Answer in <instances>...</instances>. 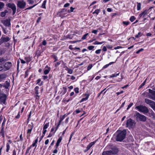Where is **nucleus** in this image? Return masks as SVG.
Here are the masks:
<instances>
[{"mask_svg": "<svg viewBox=\"0 0 155 155\" xmlns=\"http://www.w3.org/2000/svg\"><path fill=\"white\" fill-rule=\"evenodd\" d=\"M69 119V118L68 117L65 120V123L66 124H68V123Z\"/></svg>", "mask_w": 155, "mask_h": 155, "instance_id": "nucleus-63", "label": "nucleus"}, {"mask_svg": "<svg viewBox=\"0 0 155 155\" xmlns=\"http://www.w3.org/2000/svg\"><path fill=\"white\" fill-rule=\"evenodd\" d=\"M101 51V49H98V50H97L96 51L95 53L96 54H99L100 53Z\"/></svg>", "mask_w": 155, "mask_h": 155, "instance_id": "nucleus-51", "label": "nucleus"}, {"mask_svg": "<svg viewBox=\"0 0 155 155\" xmlns=\"http://www.w3.org/2000/svg\"><path fill=\"white\" fill-rule=\"evenodd\" d=\"M8 11L7 10H5L4 12H2L1 14V16L2 17H4L5 16L6 14L8 13Z\"/></svg>", "mask_w": 155, "mask_h": 155, "instance_id": "nucleus-21", "label": "nucleus"}, {"mask_svg": "<svg viewBox=\"0 0 155 155\" xmlns=\"http://www.w3.org/2000/svg\"><path fill=\"white\" fill-rule=\"evenodd\" d=\"M135 124L136 123L134 120L131 119H129L127 121V127L129 128H133L135 127Z\"/></svg>", "mask_w": 155, "mask_h": 155, "instance_id": "nucleus-5", "label": "nucleus"}, {"mask_svg": "<svg viewBox=\"0 0 155 155\" xmlns=\"http://www.w3.org/2000/svg\"><path fill=\"white\" fill-rule=\"evenodd\" d=\"M118 152V150L117 149L110 150V151H107L103 152L102 155H115Z\"/></svg>", "mask_w": 155, "mask_h": 155, "instance_id": "nucleus-4", "label": "nucleus"}, {"mask_svg": "<svg viewBox=\"0 0 155 155\" xmlns=\"http://www.w3.org/2000/svg\"><path fill=\"white\" fill-rule=\"evenodd\" d=\"M42 44L43 45H44V46L46 45L47 44V42H46V40H44L42 42Z\"/></svg>", "mask_w": 155, "mask_h": 155, "instance_id": "nucleus-62", "label": "nucleus"}, {"mask_svg": "<svg viewBox=\"0 0 155 155\" xmlns=\"http://www.w3.org/2000/svg\"><path fill=\"white\" fill-rule=\"evenodd\" d=\"M37 4H36L33 5L32 6H31L29 7H28V8H26V10H27V9H30L33 8L34 7H35V6H36L37 5Z\"/></svg>", "mask_w": 155, "mask_h": 155, "instance_id": "nucleus-48", "label": "nucleus"}, {"mask_svg": "<svg viewBox=\"0 0 155 155\" xmlns=\"http://www.w3.org/2000/svg\"><path fill=\"white\" fill-rule=\"evenodd\" d=\"M146 80H145L141 84L140 86V88L141 87H142L144 86L146 82Z\"/></svg>", "mask_w": 155, "mask_h": 155, "instance_id": "nucleus-52", "label": "nucleus"}, {"mask_svg": "<svg viewBox=\"0 0 155 155\" xmlns=\"http://www.w3.org/2000/svg\"><path fill=\"white\" fill-rule=\"evenodd\" d=\"M51 70V68L50 67H48L47 65L45 68V70L44 71V74H48Z\"/></svg>", "mask_w": 155, "mask_h": 155, "instance_id": "nucleus-16", "label": "nucleus"}, {"mask_svg": "<svg viewBox=\"0 0 155 155\" xmlns=\"http://www.w3.org/2000/svg\"><path fill=\"white\" fill-rule=\"evenodd\" d=\"M100 12V10L97 9L94 12H93V14L96 13L97 15H98Z\"/></svg>", "mask_w": 155, "mask_h": 155, "instance_id": "nucleus-40", "label": "nucleus"}, {"mask_svg": "<svg viewBox=\"0 0 155 155\" xmlns=\"http://www.w3.org/2000/svg\"><path fill=\"white\" fill-rule=\"evenodd\" d=\"M74 8H73L72 7H71L70 8V10H68V13H70L71 12H73L74 10Z\"/></svg>", "mask_w": 155, "mask_h": 155, "instance_id": "nucleus-45", "label": "nucleus"}, {"mask_svg": "<svg viewBox=\"0 0 155 155\" xmlns=\"http://www.w3.org/2000/svg\"><path fill=\"white\" fill-rule=\"evenodd\" d=\"M149 93L150 94V98L152 100L155 101V91L150 89H149Z\"/></svg>", "mask_w": 155, "mask_h": 155, "instance_id": "nucleus-12", "label": "nucleus"}, {"mask_svg": "<svg viewBox=\"0 0 155 155\" xmlns=\"http://www.w3.org/2000/svg\"><path fill=\"white\" fill-rule=\"evenodd\" d=\"M103 43H104V42H98L97 41H95L94 43L93 44L94 45H100L102 44Z\"/></svg>", "mask_w": 155, "mask_h": 155, "instance_id": "nucleus-33", "label": "nucleus"}, {"mask_svg": "<svg viewBox=\"0 0 155 155\" xmlns=\"http://www.w3.org/2000/svg\"><path fill=\"white\" fill-rule=\"evenodd\" d=\"M33 127L34 124L32 122L31 124H29L28 125V129H32Z\"/></svg>", "mask_w": 155, "mask_h": 155, "instance_id": "nucleus-27", "label": "nucleus"}, {"mask_svg": "<svg viewBox=\"0 0 155 155\" xmlns=\"http://www.w3.org/2000/svg\"><path fill=\"white\" fill-rule=\"evenodd\" d=\"M123 93V91H122L120 92H118L116 93V94H117V95H119L122 94Z\"/></svg>", "mask_w": 155, "mask_h": 155, "instance_id": "nucleus-60", "label": "nucleus"}, {"mask_svg": "<svg viewBox=\"0 0 155 155\" xmlns=\"http://www.w3.org/2000/svg\"><path fill=\"white\" fill-rule=\"evenodd\" d=\"M4 5V4L3 3L0 2V10L2 8Z\"/></svg>", "mask_w": 155, "mask_h": 155, "instance_id": "nucleus-41", "label": "nucleus"}, {"mask_svg": "<svg viewBox=\"0 0 155 155\" xmlns=\"http://www.w3.org/2000/svg\"><path fill=\"white\" fill-rule=\"evenodd\" d=\"M12 66V64L11 62H7L4 64V71L8 70L10 69Z\"/></svg>", "mask_w": 155, "mask_h": 155, "instance_id": "nucleus-9", "label": "nucleus"}, {"mask_svg": "<svg viewBox=\"0 0 155 155\" xmlns=\"http://www.w3.org/2000/svg\"><path fill=\"white\" fill-rule=\"evenodd\" d=\"M25 60L26 61H25L26 62H29L31 61V59H30V58H25Z\"/></svg>", "mask_w": 155, "mask_h": 155, "instance_id": "nucleus-42", "label": "nucleus"}, {"mask_svg": "<svg viewBox=\"0 0 155 155\" xmlns=\"http://www.w3.org/2000/svg\"><path fill=\"white\" fill-rule=\"evenodd\" d=\"M123 23L124 25H127L129 24V22L128 21H123Z\"/></svg>", "mask_w": 155, "mask_h": 155, "instance_id": "nucleus-50", "label": "nucleus"}, {"mask_svg": "<svg viewBox=\"0 0 155 155\" xmlns=\"http://www.w3.org/2000/svg\"><path fill=\"white\" fill-rule=\"evenodd\" d=\"M6 98L5 95L0 94V102L2 104H5Z\"/></svg>", "mask_w": 155, "mask_h": 155, "instance_id": "nucleus-11", "label": "nucleus"}, {"mask_svg": "<svg viewBox=\"0 0 155 155\" xmlns=\"http://www.w3.org/2000/svg\"><path fill=\"white\" fill-rule=\"evenodd\" d=\"M67 71H68V73L69 74H72L73 73V71L71 68H67V69H66Z\"/></svg>", "mask_w": 155, "mask_h": 155, "instance_id": "nucleus-25", "label": "nucleus"}, {"mask_svg": "<svg viewBox=\"0 0 155 155\" xmlns=\"http://www.w3.org/2000/svg\"><path fill=\"white\" fill-rule=\"evenodd\" d=\"M145 102L149 105L150 107L155 111V102L148 99H145Z\"/></svg>", "mask_w": 155, "mask_h": 155, "instance_id": "nucleus-6", "label": "nucleus"}, {"mask_svg": "<svg viewBox=\"0 0 155 155\" xmlns=\"http://www.w3.org/2000/svg\"><path fill=\"white\" fill-rule=\"evenodd\" d=\"M41 80L40 79H38L37 81V84L39 86H41L42 84V82H41Z\"/></svg>", "mask_w": 155, "mask_h": 155, "instance_id": "nucleus-29", "label": "nucleus"}, {"mask_svg": "<svg viewBox=\"0 0 155 155\" xmlns=\"http://www.w3.org/2000/svg\"><path fill=\"white\" fill-rule=\"evenodd\" d=\"M2 22L4 25L10 27L11 24L10 20L9 19H7L6 20L2 21Z\"/></svg>", "mask_w": 155, "mask_h": 155, "instance_id": "nucleus-13", "label": "nucleus"}, {"mask_svg": "<svg viewBox=\"0 0 155 155\" xmlns=\"http://www.w3.org/2000/svg\"><path fill=\"white\" fill-rule=\"evenodd\" d=\"M5 61V59L0 57V63H2V62L4 61Z\"/></svg>", "mask_w": 155, "mask_h": 155, "instance_id": "nucleus-53", "label": "nucleus"}, {"mask_svg": "<svg viewBox=\"0 0 155 155\" xmlns=\"http://www.w3.org/2000/svg\"><path fill=\"white\" fill-rule=\"evenodd\" d=\"M85 95L86 96V97L85 98H82L81 100V102H83L84 101L87 100L88 99L89 96L90 94H86Z\"/></svg>", "mask_w": 155, "mask_h": 155, "instance_id": "nucleus-18", "label": "nucleus"}, {"mask_svg": "<svg viewBox=\"0 0 155 155\" xmlns=\"http://www.w3.org/2000/svg\"><path fill=\"white\" fill-rule=\"evenodd\" d=\"M148 14V11L147 10H145L143 12H142L139 15V16L140 17H141L142 16H143V17H144L145 15L147 14Z\"/></svg>", "mask_w": 155, "mask_h": 155, "instance_id": "nucleus-17", "label": "nucleus"}, {"mask_svg": "<svg viewBox=\"0 0 155 155\" xmlns=\"http://www.w3.org/2000/svg\"><path fill=\"white\" fill-rule=\"evenodd\" d=\"M8 7L11 8L13 10V14L14 15L16 11V7L15 5L14 4L8 3Z\"/></svg>", "mask_w": 155, "mask_h": 155, "instance_id": "nucleus-10", "label": "nucleus"}, {"mask_svg": "<svg viewBox=\"0 0 155 155\" xmlns=\"http://www.w3.org/2000/svg\"><path fill=\"white\" fill-rule=\"evenodd\" d=\"M26 3L23 1H18L17 5L20 8H24L25 6Z\"/></svg>", "mask_w": 155, "mask_h": 155, "instance_id": "nucleus-8", "label": "nucleus"}, {"mask_svg": "<svg viewBox=\"0 0 155 155\" xmlns=\"http://www.w3.org/2000/svg\"><path fill=\"white\" fill-rule=\"evenodd\" d=\"M39 87L38 86H36L35 88V89L36 91L35 92V94H38V88Z\"/></svg>", "mask_w": 155, "mask_h": 155, "instance_id": "nucleus-39", "label": "nucleus"}, {"mask_svg": "<svg viewBox=\"0 0 155 155\" xmlns=\"http://www.w3.org/2000/svg\"><path fill=\"white\" fill-rule=\"evenodd\" d=\"M70 5V4L69 3H67L65 4L64 5V7H65V8H66L68 7V6H69Z\"/></svg>", "mask_w": 155, "mask_h": 155, "instance_id": "nucleus-61", "label": "nucleus"}, {"mask_svg": "<svg viewBox=\"0 0 155 155\" xmlns=\"http://www.w3.org/2000/svg\"><path fill=\"white\" fill-rule=\"evenodd\" d=\"M46 1H44L41 7L43 8H46V6H45V5L46 4Z\"/></svg>", "mask_w": 155, "mask_h": 155, "instance_id": "nucleus-31", "label": "nucleus"}, {"mask_svg": "<svg viewBox=\"0 0 155 155\" xmlns=\"http://www.w3.org/2000/svg\"><path fill=\"white\" fill-rule=\"evenodd\" d=\"M116 61L115 62H110L109 64L105 65L103 67V69H104L106 68L108 66H109L110 65L113 64L114 63H115Z\"/></svg>", "mask_w": 155, "mask_h": 155, "instance_id": "nucleus-19", "label": "nucleus"}, {"mask_svg": "<svg viewBox=\"0 0 155 155\" xmlns=\"http://www.w3.org/2000/svg\"><path fill=\"white\" fill-rule=\"evenodd\" d=\"M62 139V138L61 137H60L57 140V142L56 143L57 144L59 145Z\"/></svg>", "mask_w": 155, "mask_h": 155, "instance_id": "nucleus-34", "label": "nucleus"}, {"mask_svg": "<svg viewBox=\"0 0 155 155\" xmlns=\"http://www.w3.org/2000/svg\"><path fill=\"white\" fill-rule=\"evenodd\" d=\"M42 79L45 80H46L47 81L48 80V77L47 76H42Z\"/></svg>", "mask_w": 155, "mask_h": 155, "instance_id": "nucleus-46", "label": "nucleus"}, {"mask_svg": "<svg viewBox=\"0 0 155 155\" xmlns=\"http://www.w3.org/2000/svg\"><path fill=\"white\" fill-rule=\"evenodd\" d=\"M135 116L136 119L137 120L142 122H145L147 120V117L145 116L140 114L139 112H136Z\"/></svg>", "mask_w": 155, "mask_h": 155, "instance_id": "nucleus-3", "label": "nucleus"}, {"mask_svg": "<svg viewBox=\"0 0 155 155\" xmlns=\"http://www.w3.org/2000/svg\"><path fill=\"white\" fill-rule=\"evenodd\" d=\"M94 48V46H89L87 47L88 49L89 50H93V49Z\"/></svg>", "mask_w": 155, "mask_h": 155, "instance_id": "nucleus-36", "label": "nucleus"}, {"mask_svg": "<svg viewBox=\"0 0 155 155\" xmlns=\"http://www.w3.org/2000/svg\"><path fill=\"white\" fill-rule=\"evenodd\" d=\"M32 130V129H28L27 132V137L28 138V137H29V136H30V134L31 133Z\"/></svg>", "mask_w": 155, "mask_h": 155, "instance_id": "nucleus-23", "label": "nucleus"}, {"mask_svg": "<svg viewBox=\"0 0 155 155\" xmlns=\"http://www.w3.org/2000/svg\"><path fill=\"white\" fill-rule=\"evenodd\" d=\"M66 116V114H64L63 116H61L60 119V122H61L65 117Z\"/></svg>", "mask_w": 155, "mask_h": 155, "instance_id": "nucleus-28", "label": "nucleus"}, {"mask_svg": "<svg viewBox=\"0 0 155 155\" xmlns=\"http://www.w3.org/2000/svg\"><path fill=\"white\" fill-rule=\"evenodd\" d=\"M92 67V65L90 64L87 67V70L88 71L90 70Z\"/></svg>", "mask_w": 155, "mask_h": 155, "instance_id": "nucleus-58", "label": "nucleus"}, {"mask_svg": "<svg viewBox=\"0 0 155 155\" xmlns=\"http://www.w3.org/2000/svg\"><path fill=\"white\" fill-rule=\"evenodd\" d=\"M5 71L4 70V68L1 64H0V71Z\"/></svg>", "mask_w": 155, "mask_h": 155, "instance_id": "nucleus-56", "label": "nucleus"}, {"mask_svg": "<svg viewBox=\"0 0 155 155\" xmlns=\"http://www.w3.org/2000/svg\"><path fill=\"white\" fill-rule=\"evenodd\" d=\"M74 91L76 93H78L79 92V88L78 87H76L74 89Z\"/></svg>", "mask_w": 155, "mask_h": 155, "instance_id": "nucleus-49", "label": "nucleus"}, {"mask_svg": "<svg viewBox=\"0 0 155 155\" xmlns=\"http://www.w3.org/2000/svg\"><path fill=\"white\" fill-rule=\"evenodd\" d=\"M120 73L119 72L117 74H112L111 76H110V78H113L115 77H117V76L119 75V74Z\"/></svg>", "mask_w": 155, "mask_h": 155, "instance_id": "nucleus-30", "label": "nucleus"}, {"mask_svg": "<svg viewBox=\"0 0 155 155\" xmlns=\"http://www.w3.org/2000/svg\"><path fill=\"white\" fill-rule=\"evenodd\" d=\"M133 105V103H131L129 104V105L127 107V110H128Z\"/></svg>", "mask_w": 155, "mask_h": 155, "instance_id": "nucleus-47", "label": "nucleus"}, {"mask_svg": "<svg viewBox=\"0 0 155 155\" xmlns=\"http://www.w3.org/2000/svg\"><path fill=\"white\" fill-rule=\"evenodd\" d=\"M10 38L8 37H5L4 36V35H2L1 38L0 39V45L3 43H5L10 40Z\"/></svg>", "mask_w": 155, "mask_h": 155, "instance_id": "nucleus-7", "label": "nucleus"}, {"mask_svg": "<svg viewBox=\"0 0 155 155\" xmlns=\"http://www.w3.org/2000/svg\"><path fill=\"white\" fill-rule=\"evenodd\" d=\"M96 142V141H94L90 143L86 147V149L84 150V152H86L90 149V148Z\"/></svg>", "mask_w": 155, "mask_h": 155, "instance_id": "nucleus-15", "label": "nucleus"}, {"mask_svg": "<svg viewBox=\"0 0 155 155\" xmlns=\"http://www.w3.org/2000/svg\"><path fill=\"white\" fill-rule=\"evenodd\" d=\"M49 122L45 124L44 126L43 129H46L49 126Z\"/></svg>", "mask_w": 155, "mask_h": 155, "instance_id": "nucleus-26", "label": "nucleus"}, {"mask_svg": "<svg viewBox=\"0 0 155 155\" xmlns=\"http://www.w3.org/2000/svg\"><path fill=\"white\" fill-rule=\"evenodd\" d=\"M136 108L140 112H142L144 114H146L148 112V109L145 106L140 105L137 106Z\"/></svg>", "mask_w": 155, "mask_h": 155, "instance_id": "nucleus-2", "label": "nucleus"}, {"mask_svg": "<svg viewBox=\"0 0 155 155\" xmlns=\"http://www.w3.org/2000/svg\"><path fill=\"white\" fill-rule=\"evenodd\" d=\"M55 133V131H54L53 133H52L51 132H50L49 135H48V137H50L51 136H52L53 135L54 133Z\"/></svg>", "mask_w": 155, "mask_h": 155, "instance_id": "nucleus-37", "label": "nucleus"}, {"mask_svg": "<svg viewBox=\"0 0 155 155\" xmlns=\"http://www.w3.org/2000/svg\"><path fill=\"white\" fill-rule=\"evenodd\" d=\"M126 133L125 130L121 131L117 130L114 135L116 140L117 141H121L125 138Z\"/></svg>", "mask_w": 155, "mask_h": 155, "instance_id": "nucleus-1", "label": "nucleus"}, {"mask_svg": "<svg viewBox=\"0 0 155 155\" xmlns=\"http://www.w3.org/2000/svg\"><path fill=\"white\" fill-rule=\"evenodd\" d=\"M140 34L141 33L140 32H139L137 35H135V38H137L140 37Z\"/></svg>", "mask_w": 155, "mask_h": 155, "instance_id": "nucleus-59", "label": "nucleus"}, {"mask_svg": "<svg viewBox=\"0 0 155 155\" xmlns=\"http://www.w3.org/2000/svg\"><path fill=\"white\" fill-rule=\"evenodd\" d=\"M6 77V76L5 74H0V80L5 78Z\"/></svg>", "mask_w": 155, "mask_h": 155, "instance_id": "nucleus-24", "label": "nucleus"}, {"mask_svg": "<svg viewBox=\"0 0 155 155\" xmlns=\"http://www.w3.org/2000/svg\"><path fill=\"white\" fill-rule=\"evenodd\" d=\"M144 50L143 48H141L138 51L136 52L137 54H139L141 51H143Z\"/></svg>", "mask_w": 155, "mask_h": 155, "instance_id": "nucleus-54", "label": "nucleus"}, {"mask_svg": "<svg viewBox=\"0 0 155 155\" xmlns=\"http://www.w3.org/2000/svg\"><path fill=\"white\" fill-rule=\"evenodd\" d=\"M27 1L29 4H32L34 2V1L33 0H27Z\"/></svg>", "mask_w": 155, "mask_h": 155, "instance_id": "nucleus-44", "label": "nucleus"}, {"mask_svg": "<svg viewBox=\"0 0 155 155\" xmlns=\"http://www.w3.org/2000/svg\"><path fill=\"white\" fill-rule=\"evenodd\" d=\"M88 35V33H86V34L84 35L82 38V39L84 40L86 38L87 36Z\"/></svg>", "mask_w": 155, "mask_h": 155, "instance_id": "nucleus-43", "label": "nucleus"}, {"mask_svg": "<svg viewBox=\"0 0 155 155\" xmlns=\"http://www.w3.org/2000/svg\"><path fill=\"white\" fill-rule=\"evenodd\" d=\"M136 18L134 17V16H132L130 19V20L131 22H132L134 21V20Z\"/></svg>", "mask_w": 155, "mask_h": 155, "instance_id": "nucleus-35", "label": "nucleus"}, {"mask_svg": "<svg viewBox=\"0 0 155 155\" xmlns=\"http://www.w3.org/2000/svg\"><path fill=\"white\" fill-rule=\"evenodd\" d=\"M0 135L2 136L3 137H4V133L3 130H2L1 132H0Z\"/></svg>", "mask_w": 155, "mask_h": 155, "instance_id": "nucleus-57", "label": "nucleus"}, {"mask_svg": "<svg viewBox=\"0 0 155 155\" xmlns=\"http://www.w3.org/2000/svg\"><path fill=\"white\" fill-rule=\"evenodd\" d=\"M36 55H37L38 58L41 55V52L39 50H38L36 51Z\"/></svg>", "mask_w": 155, "mask_h": 155, "instance_id": "nucleus-32", "label": "nucleus"}, {"mask_svg": "<svg viewBox=\"0 0 155 155\" xmlns=\"http://www.w3.org/2000/svg\"><path fill=\"white\" fill-rule=\"evenodd\" d=\"M10 145L8 143H7L6 144V151L8 152L10 149Z\"/></svg>", "mask_w": 155, "mask_h": 155, "instance_id": "nucleus-38", "label": "nucleus"}, {"mask_svg": "<svg viewBox=\"0 0 155 155\" xmlns=\"http://www.w3.org/2000/svg\"><path fill=\"white\" fill-rule=\"evenodd\" d=\"M147 113V115L148 116L153 118H155V114L152 110H151L149 111H148V112Z\"/></svg>", "mask_w": 155, "mask_h": 155, "instance_id": "nucleus-14", "label": "nucleus"}, {"mask_svg": "<svg viewBox=\"0 0 155 155\" xmlns=\"http://www.w3.org/2000/svg\"><path fill=\"white\" fill-rule=\"evenodd\" d=\"M137 9L138 11L140 10L141 9V4L140 3L137 2Z\"/></svg>", "mask_w": 155, "mask_h": 155, "instance_id": "nucleus-22", "label": "nucleus"}, {"mask_svg": "<svg viewBox=\"0 0 155 155\" xmlns=\"http://www.w3.org/2000/svg\"><path fill=\"white\" fill-rule=\"evenodd\" d=\"M2 28H3V31L5 34H7L10 31H9L6 28H4L3 27Z\"/></svg>", "mask_w": 155, "mask_h": 155, "instance_id": "nucleus-20", "label": "nucleus"}, {"mask_svg": "<svg viewBox=\"0 0 155 155\" xmlns=\"http://www.w3.org/2000/svg\"><path fill=\"white\" fill-rule=\"evenodd\" d=\"M102 50L104 51H106L107 50V49L106 47L105 46H104Z\"/></svg>", "mask_w": 155, "mask_h": 155, "instance_id": "nucleus-64", "label": "nucleus"}, {"mask_svg": "<svg viewBox=\"0 0 155 155\" xmlns=\"http://www.w3.org/2000/svg\"><path fill=\"white\" fill-rule=\"evenodd\" d=\"M31 146H30L29 147H28L26 150V153L27 154V153H28L30 149H31Z\"/></svg>", "mask_w": 155, "mask_h": 155, "instance_id": "nucleus-55", "label": "nucleus"}]
</instances>
